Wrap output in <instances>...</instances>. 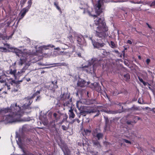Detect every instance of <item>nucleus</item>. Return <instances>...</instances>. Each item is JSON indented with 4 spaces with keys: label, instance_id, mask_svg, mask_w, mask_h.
<instances>
[{
    "label": "nucleus",
    "instance_id": "28",
    "mask_svg": "<svg viewBox=\"0 0 155 155\" xmlns=\"http://www.w3.org/2000/svg\"><path fill=\"white\" fill-rule=\"evenodd\" d=\"M9 84H11L12 86H18V85L17 84V82L15 81V80H12L11 81L9 82Z\"/></svg>",
    "mask_w": 155,
    "mask_h": 155
},
{
    "label": "nucleus",
    "instance_id": "11",
    "mask_svg": "<svg viewBox=\"0 0 155 155\" xmlns=\"http://www.w3.org/2000/svg\"><path fill=\"white\" fill-rule=\"evenodd\" d=\"M5 45L8 48L12 50L13 52L15 53L16 54V55L18 56V57H19L20 56H23V52L21 51V50L16 48H13L12 47L9 48V45L7 43L5 44Z\"/></svg>",
    "mask_w": 155,
    "mask_h": 155
},
{
    "label": "nucleus",
    "instance_id": "59",
    "mask_svg": "<svg viewBox=\"0 0 155 155\" xmlns=\"http://www.w3.org/2000/svg\"><path fill=\"white\" fill-rule=\"evenodd\" d=\"M120 107H121V109H122V110H120V111L119 112H122L123 111H124V109H123V106H120Z\"/></svg>",
    "mask_w": 155,
    "mask_h": 155
},
{
    "label": "nucleus",
    "instance_id": "50",
    "mask_svg": "<svg viewBox=\"0 0 155 155\" xmlns=\"http://www.w3.org/2000/svg\"><path fill=\"white\" fill-rule=\"evenodd\" d=\"M113 52H114L115 53L119 54H120V53L119 52V51L116 50H114V51H113Z\"/></svg>",
    "mask_w": 155,
    "mask_h": 155
},
{
    "label": "nucleus",
    "instance_id": "6",
    "mask_svg": "<svg viewBox=\"0 0 155 155\" xmlns=\"http://www.w3.org/2000/svg\"><path fill=\"white\" fill-rule=\"evenodd\" d=\"M110 0H98L97 4H95V11L97 15H99L103 12L102 6L104 3H107Z\"/></svg>",
    "mask_w": 155,
    "mask_h": 155
},
{
    "label": "nucleus",
    "instance_id": "44",
    "mask_svg": "<svg viewBox=\"0 0 155 155\" xmlns=\"http://www.w3.org/2000/svg\"><path fill=\"white\" fill-rule=\"evenodd\" d=\"M150 62V60L149 58H147L146 60V62L147 65H148Z\"/></svg>",
    "mask_w": 155,
    "mask_h": 155
},
{
    "label": "nucleus",
    "instance_id": "13",
    "mask_svg": "<svg viewBox=\"0 0 155 155\" xmlns=\"http://www.w3.org/2000/svg\"><path fill=\"white\" fill-rule=\"evenodd\" d=\"M94 48L99 49L100 48L103 47L105 44L103 42L100 43L99 42L95 41L93 42L92 44Z\"/></svg>",
    "mask_w": 155,
    "mask_h": 155
},
{
    "label": "nucleus",
    "instance_id": "29",
    "mask_svg": "<svg viewBox=\"0 0 155 155\" xmlns=\"http://www.w3.org/2000/svg\"><path fill=\"white\" fill-rule=\"evenodd\" d=\"M20 1V5L21 7H23L24 5L26 2L27 0H19Z\"/></svg>",
    "mask_w": 155,
    "mask_h": 155
},
{
    "label": "nucleus",
    "instance_id": "39",
    "mask_svg": "<svg viewBox=\"0 0 155 155\" xmlns=\"http://www.w3.org/2000/svg\"><path fill=\"white\" fill-rule=\"evenodd\" d=\"M102 53L103 55L105 56L107 55V53L106 50L104 49H102Z\"/></svg>",
    "mask_w": 155,
    "mask_h": 155
},
{
    "label": "nucleus",
    "instance_id": "16",
    "mask_svg": "<svg viewBox=\"0 0 155 155\" xmlns=\"http://www.w3.org/2000/svg\"><path fill=\"white\" fill-rule=\"evenodd\" d=\"M6 76L4 74L0 76V83H4L5 85H6Z\"/></svg>",
    "mask_w": 155,
    "mask_h": 155
},
{
    "label": "nucleus",
    "instance_id": "46",
    "mask_svg": "<svg viewBox=\"0 0 155 155\" xmlns=\"http://www.w3.org/2000/svg\"><path fill=\"white\" fill-rule=\"evenodd\" d=\"M93 143L94 145L96 146H98L99 145V143L98 141H96L94 142Z\"/></svg>",
    "mask_w": 155,
    "mask_h": 155
},
{
    "label": "nucleus",
    "instance_id": "48",
    "mask_svg": "<svg viewBox=\"0 0 155 155\" xmlns=\"http://www.w3.org/2000/svg\"><path fill=\"white\" fill-rule=\"evenodd\" d=\"M18 89L17 88H16L14 87V89L12 91L15 92H16L18 91Z\"/></svg>",
    "mask_w": 155,
    "mask_h": 155
},
{
    "label": "nucleus",
    "instance_id": "55",
    "mask_svg": "<svg viewBox=\"0 0 155 155\" xmlns=\"http://www.w3.org/2000/svg\"><path fill=\"white\" fill-rule=\"evenodd\" d=\"M90 39L91 41L92 44H93V42L95 41V40H93L92 37L90 38Z\"/></svg>",
    "mask_w": 155,
    "mask_h": 155
},
{
    "label": "nucleus",
    "instance_id": "23",
    "mask_svg": "<svg viewBox=\"0 0 155 155\" xmlns=\"http://www.w3.org/2000/svg\"><path fill=\"white\" fill-rule=\"evenodd\" d=\"M27 69V68L26 67H24L23 68L21 69L18 72V75L20 76H21L24 73L25 71Z\"/></svg>",
    "mask_w": 155,
    "mask_h": 155
},
{
    "label": "nucleus",
    "instance_id": "62",
    "mask_svg": "<svg viewBox=\"0 0 155 155\" xmlns=\"http://www.w3.org/2000/svg\"><path fill=\"white\" fill-rule=\"evenodd\" d=\"M64 122V121H63V120H62L59 123V124H61L63 123Z\"/></svg>",
    "mask_w": 155,
    "mask_h": 155
},
{
    "label": "nucleus",
    "instance_id": "37",
    "mask_svg": "<svg viewBox=\"0 0 155 155\" xmlns=\"http://www.w3.org/2000/svg\"><path fill=\"white\" fill-rule=\"evenodd\" d=\"M104 120H105V124H106V125H107L108 124L109 122L108 119L107 117L106 116H104Z\"/></svg>",
    "mask_w": 155,
    "mask_h": 155
},
{
    "label": "nucleus",
    "instance_id": "19",
    "mask_svg": "<svg viewBox=\"0 0 155 155\" xmlns=\"http://www.w3.org/2000/svg\"><path fill=\"white\" fill-rule=\"evenodd\" d=\"M86 81L82 79H79L77 83V85L81 87L84 86Z\"/></svg>",
    "mask_w": 155,
    "mask_h": 155
},
{
    "label": "nucleus",
    "instance_id": "18",
    "mask_svg": "<svg viewBox=\"0 0 155 155\" xmlns=\"http://www.w3.org/2000/svg\"><path fill=\"white\" fill-rule=\"evenodd\" d=\"M11 110L9 107L6 108H3L0 110V114H5L8 113L10 114Z\"/></svg>",
    "mask_w": 155,
    "mask_h": 155
},
{
    "label": "nucleus",
    "instance_id": "25",
    "mask_svg": "<svg viewBox=\"0 0 155 155\" xmlns=\"http://www.w3.org/2000/svg\"><path fill=\"white\" fill-rule=\"evenodd\" d=\"M39 119L43 122L45 123H47L48 122V119L46 117L45 115V117L40 116L39 117Z\"/></svg>",
    "mask_w": 155,
    "mask_h": 155
},
{
    "label": "nucleus",
    "instance_id": "47",
    "mask_svg": "<svg viewBox=\"0 0 155 155\" xmlns=\"http://www.w3.org/2000/svg\"><path fill=\"white\" fill-rule=\"evenodd\" d=\"M96 102L95 100H92L91 101V104H96Z\"/></svg>",
    "mask_w": 155,
    "mask_h": 155
},
{
    "label": "nucleus",
    "instance_id": "58",
    "mask_svg": "<svg viewBox=\"0 0 155 155\" xmlns=\"http://www.w3.org/2000/svg\"><path fill=\"white\" fill-rule=\"evenodd\" d=\"M127 43L130 44H132V42L130 40H128L127 41Z\"/></svg>",
    "mask_w": 155,
    "mask_h": 155
},
{
    "label": "nucleus",
    "instance_id": "4",
    "mask_svg": "<svg viewBox=\"0 0 155 155\" xmlns=\"http://www.w3.org/2000/svg\"><path fill=\"white\" fill-rule=\"evenodd\" d=\"M97 62L96 58H92L91 60L88 61V65H85L81 67V68L83 71L87 72H91L92 70L95 69V64Z\"/></svg>",
    "mask_w": 155,
    "mask_h": 155
},
{
    "label": "nucleus",
    "instance_id": "17",
    "mask_svg": "<svg viewBox=\"0 0 155 155\" xmlns=\"http://www.w3.org/2000/svg\"><path fill=\"white\" fill-rule=\"evenodd\" d=\"M57 80H55L54 81H52L51 84L50 85V87L51 88V90L53 91H54L55 89L58 87V86L57 85Z\"/></svg>",
    "mask_w": 155,
    "mask_h": 155
},
{
    "label": "nucleus",
    "instance_id": "20",
    "mask_svg": "<svg viewBox=\"0 0 155 155\" xmlns=\"http://www.w3.org/2000/svg\"><path fill=\"white\" fill-rule=\"evenodd\" d=\"M64 102L60 101V99L57 101V103L56 104L55 107L56 108H58L60 107L64 106Z\"/></svg>",
    "mask_w": 155,
    "mask_h": 155
},
{
    "label": "nucleus",
    "instance_id": "9",
    "mask_svg": "<svg viewBox=\"0 0 155 155\" xmlns=\"http://www.w3.org/2000/svg\"><path fill=\"white\" fill-rule=\"evenodd\" d=\"M58 145L63 152L64 155H71V151L66 144H58Z\"/></svg>",
    "mask_w": 155,
    "mask_h": 155
},
{
    "label": "nucleus",
    "instance_id": "56",
    "mask_svg": "<svg viewBox=\"0 0 155 155\" xmlns=\"http://www.w3.org/2000/svg\"><path fill=\"white\" fill-rule=\"evenodd\" d=\"M148 88L150 90L152 91H153V90L154 89V88L151 87L150 86H149Z\"/></svg>",
    "mask_w": 155,
    "mask_h": 155
},
{
    "label": "nucleus",
    "instance_id": "33",
    "mask_svg": "<svg viewBox=\"0 0 155 155\" xmlns=\"http://www.w3.org/2000/svg\"><path fill=\"white\" fill-rule=\"evenodd\" d=\"M0 51L2 52H6L8 50L5 48L3 47H0Z\"/></svg>",
    "mask_w": 155,
    "mask_h": 155
},
{
    "label": "nucleus",
    "instance_id": "31",
    "mask_svg": "<svg viewBox=\"0 0 155 155\" xmlns=\"http://www.w3.org/2000/svg\"><path fill=\"white\" fill-rule=\"evenodd\" d=\"M139 107L136 106L135 105H133L130 109V110H139Z\"/></svg>",
    "mask_w": 155,
    "mask_h": 155
},
{
    "label": "nucleus",
    "instance_id": "30",
    "mask_svg": "<svg viewBox=\"0 0 155 155\" xmlns=\"http://www.w3.org/2000/svg\"><path fill=\"white\" fill-rule=\"evenodd\" d=\"M110 43V46L111 48H114L117 47L116 45L114 42L111 41Z\"/></svg>",
    "mask_w": 155,
    "mask_h": 155
},
{
    "label": "nucleus",
    "instance_id": "34",
    "mask_svg": "<svg viewBox=\"0 0 155 155\" xmlns=\"http://www.w3.org/2000/svg\"><path fill=\"white\" fill-rule=\"evenodd\" d=\"M69 127V125L68 124L66 126L63 125L61 126V128L64 130H68Z\"/></svg>",
    "mask_w": 155,
    "mask_h": 155
},
{
    "label": "nucleus",
    "instance_id": "42",
    "mask_svg": "<svg viewBox=\"0 0 155 155\" xmlns=\"http://www.w3.org/2000/svg\"><path fill=\"white\" fill-rule=\"evenodd\" d=\"M123 140L124 142L127 143H129L130 144H131V142L130 141H129L127 139H123Z\"/></svg>",
    "mask_w": 155,
    "mask_h": 155
},
{
    "label": "nucleus",
    "instance_id": "21",
    "mask_svg": "<svg viewBox=\"0 0 155 155\" xmlns=\"http://www.w3.org/2000/svg\"><path fill=\"white\" fill-rule=\"evenodd\" d=\"M68 114L70 118H74L75 116V115L73 112V110L71 107L70 110H69Z\"/></svg>",
    "mask_w": 155,
    "mask_h": 155
},
{
    "label": "nucleus",
    "instance_id": "41",
    "mask_svg": "<svg viewBox=\"0 0 155 155\" xmlns=\"http://www.w3.org/2000/svg\"><path fill=\"white\" fill-rule=\"evenodd\" d=\"M57 64H59V66H66L67 65V64L65 63H57Z\"/></svg>",
    "mask_w": 155,
    "mask_h": 155
},
{
    "label": "nucleus",
    "instance_id": "15",
    "mask_svg": "<svg viewBox=\"0 0 155 155\" xmlns=\"http://www.w3.org/2000/svg\"><path fill=\"white\" fill-rule=\"evenodd\" d=\"M31 7L28 5L26 7L23 8L21 11V15L20 18H22L30 9Z\"/></svg>",
    "mask_w": 155,
    "mask_h": 155
},
{
    "label": "nucleus",
    "instance_id": "38",
    "mask_svg": "<svg viewBox=\"0 0 155 155\" xmlns=\"http://www.w3.org/2000/svg\"><path fill=\"white\" fill-rule=\"evenodd\" d=\"M95 89L98 92H99L101 90V86L99 85L97 86V87Z\"/></svg>",
    "mask_w": 155,
    "mask_h": 155
},
{
    "label": "nucleus",
    "instance_id": "7",
    "mask_svg": "<svg viewBox=\"0 0 155 155\" xmlns=\"http://www.w3.org/2000/svg\"><path fill=\"white\" fill-rule=\"evenodd\" d=\"M81 6L80 8L81 9H84V13H87L89 16L94 18L97 17V15H92L91 12H93V9L92 7L89 6L87 4H85L83 2H81L80 3Z\"/></svg>",
    "mask_w": 155,
    "mask_h": 155
},
{
    "label": "nucleus",
    "instance_id": "14",
    "mask_svg": "<svg viewBox=\"0 0 155 155\" xmlns=\"http://www.w3.org/2000/svg\"><path fill=\"white\" fill-rule=\"evenodd\" d=\"M76 39L79 45V46L81 47L85 44L84 38L82 36H78Z\"/></svg>",
    "mask_w": 155,
    "mask_h": 155
},
{
    "label": "nucleus",
    "instance_id": "64",
    "mask_svg": "<svg viewBox=\"0 0 155 155\" xmlns=\"http://www.w3.org/2000/svg\"><path fill=\"white\" fill-rule=\"evenodd\" d=\"M153 111L155 113V108H153L152 109Z\"/></svg>",
    "mask_w": 155,
    "mask_h": 155
},
{
    "label": "nucleus",
    "instance_id": "53",
    "mask_svg": "<svg viewBox=\"0 0 155 155\" xmlns=\"http://www.w3.org/2000/svg\"><path fill=\"white\" fill-rule=\"evenodd\" d=\"M142 83L143 84V85L145 86H146V85H147V84H148V82H145L144 81H143Z\"/></svg>",
    "mask_w": 155,
    "mask_h": 155
},
{
    "label": "nucleus",
    "instance_id": "27",
    "mask_svg": "<svg viewBox=\"0 0 155 155\" xmlns=\"http://www.w3.org/2000/svg\"><path fill=\"white\" fill-rule=\"evenodd\" d=\"M124 80L126 81H128L130 78V76L129 73H127L123 75Z\"/></svg>",
    "mask_w": 155,
    "mask_h": 155
},
{
    "label": "nucleus",
    "instance_id": "49",
    "mask_svg": "<svg viewBox=\"0 0 155 155\" xmlns=\"http://www.w3.org/2000/svg\"><path fill=\"white\" fill-rule=\"evenodd\" d=\"M155 5V0L153 2L151 3V4L150 6H153Z\"/></svg>",
    "mask_w": 155,
    "mask_h": 155
},
{
    "label": "nucleus",
    "instance_id": "54",
    "mask_svg": "<svg viewBox=\"0 0 155 155\" xmlns=\"http://www.w3.org/2000/svg\"><path fill=\"white\" fill-rule=\"evenodd\" d=\"M138 78H139V81L141 82L142 83L144 81L142 78H140L138 77Z\"/></svg>",
    "mask_w": 155,
    "mask_h": 155
},
{
    "label": "nucleus",
    "instance_id": "60",
    "mask_svg": "<svg viewBox=\"0 0 155 155\" xmlns=\"http://www.w3.org/2000/svg\"><path fill=\"white\" fill-rule=\"evenodd\" d=\"M124 1H123V0H122V1H116V2H124Z\"/></svg>",
    "mask_w": 155,
    "mask_h": 155
},
{
    "label": "nucleus",
    "instance_id": "51",
    "mask_svg": "<svg viewBox=\"0 0 155 155\" xmlns=\"http://www.w3.org/2000/svg\"><path fill=\"white\" fill-rule=\"evenodd\" d=\"M35 155L33 154H32L31 153H28V154H25V153H24V154H21V155H19V154H17V155Z\"/></svg>",
    "mask_w": 155,
    "mask_h": 155
},
{
    "label": "nucleus",
    "instance_id": "8",
    "mask_svg": "<svg viewBox=\"0 0 155 155\" xmlns=\"http://www.w3.org/2000/svg\"><path fill=\"white\" fill-rule=\"evenodd\" d=\"M81 6L80 8L81 9H84V13H87L89 16L94 18L97 17V15H92L91 12H93V9L92 7L89 6L87 4H85L83 2H81L80 3Z\"/></svg>",
    "mask_w": 155,
    "mask_h": 155
},
{
    "label": "nucleus",
    "instance_id": "45",
    "mask_svg": "<svg viewBox=\"0 0 155 155\" xmlns=\"http://www.w3.org/2000/svg\"><path fill=\"white\" fill-rule=\"evenodd\" d=\"M17 84L18 85V87L16 86H14L13 87L16 88H17L18 89H19L20 88V85L18 81L17 82Z\"/></svg>",
    "mask_w": 155,
    "mask_h": 155
},
{
    "label": "nucleus",
    "instance_id": "24",
    "mask_svg": "<svg viewBox=\"0 0 155 155\" xmlns=\"http://www.w3.org/2000/svg\"><path fill=\"white\" fill-rule=\"evenodd\" d=\"M93 136L94 137H96L98 140H100L103 137V134L102 133H97L96 135L95 134H93Z\"/></svg>",
    "mask_w": 155,
    "mask_h": 155
},
{
    "label": "nucleus",
    "instance_id": "52",
    "mask_svg": "<svg viewBox=\"0 0 155 155\" xmlns=\"http://www.w3.org/2000/svg\"><path fill=\"white\" fill-rule=\"evenodd\" d=\"M5 85V86H7L8 89L10 90V89L11 88L10 87V85H8L7 84V83H6V85Z\"/></svg>",
    "mask_w": 155,
    "mask_h": 155
},
{
    "label": "nucleus",
    "instance_id": "36",
    "mask_svg": "<svg viewBox=\"0 0 155 155\" xmlns=\"http://www.w3.org/2000/svg\"><path fill=\"white\" fill-rule=\"evenodd\" d=\"M64 116L63 117V121H67V119L68 118V116L66 114H65L64 115Z\"/></svg>",
    "mask_w": 155,
    "mask_h": 155
},
{
    "label": "nucleus",
    "instance_id": "22",
    "mask_svg": "<svg viewBox=\"0 0 155 155\" xmlns=\"http://www.w3.org/2000/svg\"><path fill=\"white\" fill-rule=\"evenodd\" d=\"M21 57L19 61V65H22L24 64L26 61V58L25 57H24L23 56Z\"/></svg>",
    "mask_w": 155,
    "mask_h": 155
},
{
    "label": "nucleus",
    "instance_id": "3",
    "mask_svg": "<svg viewBox=\"0 0 155 155\" xmlns=\"http://www.w3.org/2000/svg\"><path fill=\"white\" fill-rule=\"evenodd\" d=\"M77 107L80 110V112L79 114V117L80 118V116H82L83 117L85 116L87 114H90L91 113H97L94 117H97L100 114V112L97 109L95 108L91 109H88L85 107H82L79 109L78 104H77Z\"/></svg>",
    "mask_w": 155,
    "mask_h": 155
},
{
    "label": "nucleus",
    "instance_id": "40",
    "mask_svg": "<svg viewBox=\"0 0 155 155\" xmlns=\"http://www.w3.org/2000/svg\"><path fill=\"white\" fill-rule=\"evenodd\" d=\"M93 85L94 86V88H95L97 87V86L99 85V84L98 83L95 82L93 83Z\"/></svg>",
    "mask_w": 155,
    "mask_h": 155
},
{
    "label": "nucleus",
    "instance_id": "1",
    "mask_svg": "<svg viewBox=\"0 0 155 155\" xmlns=\"http://www.w3.org/2000/svg\"><path fill=\"white\" fill-rule=\"evenodd\" d=\"M10 114L3 116V120L9 123L16 122H26L30 120L29 117L21 118L22 115L21 113V108L18 106L16 103L12 104L10 107Z\"/></svg>",
    "mask_w": 155,
    "mask_h": 155
},
{
    "label": "nucleus",
    "instance_id": "10",
    "mask_svg": "<svg viewBox=\"0 0 155 155\" xmlns=\"http://www.w3.org/2000/svg\"><path fill=\"white\" fill-rule=\"evenodd\" d=\"M40 93V91H37L35 93L33 94L32 96L31 97H28L25 98V99L27 100L28 102L27 104L26 103L24 105V106H26L27 105V106L26 107V108H28V106L30 105L33 102V101L32 100V99L36 95H38Z\"/></svg>",
    "mask_w": 155,
    "mask_h": 155
},
{
    "label": "nucleus",
    "instance_id": "63",
    "mask_svg": "<svg viewBox=\"0 0 155 155\" xmlns=\"http://www.w3.org/2000/svg\"><path fill=\"white\" fill-rule=\"evenodd\" d=\"M122 52L123 53V56H124V57L125 56V51H122Z\"/></svg>",
    "mask_w": 155,
    "mask_h": 155
},
{
    "label": "nucleus",
    "instance_id": "32",
    "mask_svg": "<svg viewBox=\"0 0 155 155\" xmlns=\"http://www.w3.org/2000/svg\"><path fill=\"white\" fill-rule=\"evenodd\" d=\"M16 72V70H12V69H11L9 73L10 74L13 75L14 76H15Z\"/></svg>",
    "mask_w": 155,
    "mask_h": 155
},
{
    "label": "nucleus",
    "instance_id": "57",
    "mask_svg": "<svg viewBox=\"0 0 155 155\" xmlns=\"http://www.w3.org/2000/svg\"><path fill=\"white\" fill-rule=\"evenodd\" d=\"M90 120V119L89 118H87L86 122V123H88L89 122Z\"/></svg>",
    "mask_w": 155,
    "mask_h": 155
},
{
    "label": "nucleus",
    "instance_id": "2",
    "mask_svg": "<svg viewBox=\"0 0 155 155\" xmlns=\"http://www.w3.org/2000/svg\"><path fill=\"white\" fill-rule=\"evenodd\" d=\"M94 21V23L92 25H90V26L94 30L95 36L102 39L107 37L108 36V29L104 21V18H97Z\"/></svg>",
    "mask_w": 155,
    "mask_h": 155
},
{
    "label": "nucleus",
    "instance_id": "35",
    "mask_svg": "<svg viewBox=\"0 0 155 155\" xmlns=\"http://www.w3.org/2000/svg\"><path fill=\"white\" fill-rule=\"evenodd\" d=\"M133 117H133V118L134 120V121H135V120H141V121H142V119L140 118L138 116H134Z\"/></svg>",
    "mask_w": 155,
    "mask_h": 155
},
{
    "label": "nucleus",
    "instance_id": "43",
    "mask_svg": "<svg viewBox=\"0 0 155 155\" xmlns=\"http://www.w3.org/2000/svg\"><path fill=\"white\" fill-rule=\"evenodd\" d=\"M28 5L31 7L32 4V0H28Z\"/></svg>",
    "mask_w": 155,
    "mask_h": 155
},
{
    "label": "nucleus",
    "instance_id": "26",
    "mask_svg": "<svg viewBox=\"0 0 155 155\" xmlns=\"http://www.w3.org/2000/svg\"><path fill=\"white\" fill-rule=\"evenodd\" d=\"M54 5L61 14L62 13V11L61 8L58 5V2H54Z\"/></svg>",
    "mask_w": 155,
    "mask_h": 155
},
{
    "label": "nucleus",
    "instance_id": "5",
    "mask_svg": "<svg viewBox=\"0 0 155 155\" xmlns=\"http://www.w3.org/2000/svg\"><path fill=\"white\" fill-rule=\"evenodd\" d=\"M70 94L68 92L61 94L59 97L60 101L64 102V107L70 106L72 102V99L70 98Z\"/></svg>",
    "mask_w": 155,
    "mask_h": 155
},
{
    "label": "nucleus",
    "instance_id": "61",
    "mask_svg": "<svg viewBox=\"0 0 155 155\" xmlns=\"http://www.w3.org/2000/svg\"><path fill=\"white\" fill-rule=\"evenodd\" d=\"M26 80L27 81H30L31 80V79H30V78H26Z\"/></svg>",
    "mask_w": 155,
    "mask_h": 155
},
{
    "label": "nucleus",
    "instance_id": "12",
    "mask_svg": "<svg viewBox=\"0 0 155 155\" xmlns=\"http://www.w3.org/2000/svg\"><path fill=\"white\" fill-rule=\"evenodd\" d=\"M63 115L64 114L59 110L54 113L53 114V116L54 120L53 121L54 123L57 122L59 120L61 116Z\"/></svg>",
    "mask_w": 155,
    "mask_h": 155
}]
</instances>
